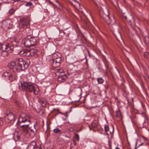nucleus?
I'll return each mask as SVG.
<instances>
[{"instance_id": "obj_27", "label": "nucleus", "mask_w": 149, "mask_h": 149, "mask_svg": "<svg viewBox=\"0 0 149 149\" xmlns=\"http://www.w3.org/2000/svg\"><path fill=\"white\" fill-rule=\"evenodd\" d=\"M15 11V10H14L13 8H11L9 10V13L10 14V15H12L14 13Z\"/></svg>"}, {"instance_id": "obj_35", "label": "nucleus", "mask_w": 149, "mask_h": 149, "mask_svg": "<svg viewBox=\"0 0 149 149\" xmlns=\"http://www.w3.org/2000/svg\"><path fill=\"white\" fill-rule=\"evenodd\" d=\"M16 104L18 106V107H20V102L19 101H17L16 102Z\"/></svg>"}, {"instance_id": "obj_15", "label": "nucleus", "mask_w": 149, "mask_h": 149, "mask_svg": "<svg viewBox=\"0 0 149 149\" xmlns=\"http://www.w3.org/2000/svg\"><path fill=\"white\" fill-rule=\"evenodd\" d=\"M69 2L75 8L80 6V4L76 0H69Z\"/></svg>"}, {"instance_id": "obj_5", "label": "nucleus", "mask_w": 149, "mask_h": 149, "mask_svg": "<svg viewBox=\"0 0 149 149\" xmlns=\"http://www.w3.org/2000/svg\"><path fill=\"white\" fill-rule=\"evenodd\" d=\"M37 51L36 49H24L21 50L18 53L22 56L28 57L30 56H33L37 54Z\"/></svg>"}, {"instance_id": "obj_37", "label": "nucleus", "mask_w": 149, "mask_h": 149, "mask_svg": "<svg viewBox=\"0 0 149 149\" xmlns=\"http://www.w3.org/2000/svg\"><path fill=\"white\" fill-rule=\"evenodd\" d=\"M2 145V143H1V139L0 138V148H1V146Z\"/></svg>"}, {"instance_id": "obj_14", "label": "nucleus", "mask_w": 149, "mask_h": 149, "mask_svg": "<svg viewBox=\"0 0 149 149\" xmlns=\"http://www.w3.org/2000/svg\"><path fill=\"white\" fill-rule=\"evenodd\" d=\"M23 43L24 46L26 47H29L31 46L30 38H25L24 40Z\"/></svg>"}, {"instance_id": "obj_24", "label": "nucleus", "mask_w": 149, "mask_h": 149, "mask_svg": "<svg viewBox=\"0 0 149 149\" xmlns=\"http://www.w3.org/2000/svg\"><path fill=\"white\" fill-rule=\"evenodd\" d=\"M116 116L117 117L120 118L121 116V113L119 110L118 111L116 112Z\"/></svg>"}, {"instance_id": "obj_23", "label": "nucleus", "mask_w": 149, "mask_h": 149, "mask_svg": "<svg viewBox=\"0 0 149 149\" xmlns=\"http://www.w3.org/2000/svg\"><path fill=\"white\" fill-rule=\"evenodd\" d=\"M45 110L44 109H41L39 110V114L41 115H42L45 113Z\"/></svg>"}, {"instance_id": "obj_29", "label": "nucleus", "mask_w": 149, "mask_h": 149, "mask_svg": "<svg viewBox=\"0 0 149 149\" xmlns=\"http://www.w3.org/2000/svg\"><path fill=\"white\" fill-rule=\"evenodd\" d=\"M54 132L55 133H58L60 132L61 130L58 128H55L53 130Z\"/></svg>"}, {"instance_id": "obj_33", "label": "nucleus", "mask_w": 149, "mask_h": 149, "mask_svg": "<svg viewBox=\"0 0 149 149\" xmlns=\"http://www.w3.org/2000/svg\"><path fill=\"white\" fill-rule=\"evenodd\" d=\"M116 26H117L114 23L113 24L112 26H110V28L111 30H112V29H114V27H115Z\"/></svg>"}, {"instance_id": "obj_31", "label": "nucleus", "mask_w": 149, "mask_h": 149, "mask_svg": "<svg viewBox=\"0 0 149 149\" xmlns=\"http://www.w3.org/2000/svg\"><path fill=\"white\" fill-rule=\"evenodd\" d=\"M63 72V70L58 69L56 71V73H61Z\"/></svg>"}, {"instance_id": "obj_21", "label": "nucleus", "mask_w": 149, "mask_h": 149, "mask_svg": "<svg viewBox=\"0 0 149 149\" xmlns=\"http://www.w3.org/2000/svg\"><path fill=\"white\" fill-rule=\"evenodd\" d=\"M11 51H6H6H2V56L4 57H6L8 55V52H11Z\"/></svg>"}, {"instance_id": "obj_28", "label": "nucleus", "mask_w": 149, "mask_h": 149, "mask_svg": "<svg viewBox=\"0 0 149 149\" xmlns=\"http://www.w3.org/2000/svg\"><path fill=\"white\" fill-rule=\"evenodd\" d=\"M8 73L7 72H5L3 74V76L5 77H7L8 78V76L9 75Z\"/></svg>"}, {"instance_id": "obj_30", "label": "nucleus", "mask_w": 149, "mask_h": 149, "mask_svg": "<svg viewBox=\"0 0 149 149\" xmlns=\"http://www.w3.org/2000/svg\"><path fill=\"white\" fill-rule=\"evenodd\" d=\"M32 3L31 2H28L25 5L26 6L29 7L31 6L32 5Z\"/></svg>"}, {"instance_id": "obj_22", "label": "nucleus", "mask_w": 149, "mask_h": 149, "mask_svg": "<svg viewBox=\"0 0 149 149\" xmlns=\"http://www.w3.org/2000/svg\"><path fill=\"white\" fill-rule=\"evenodd\" d=\"M40 103L42 107H44L46 105L47 102L45 101L41 100L40 101Z\"/></svg>"}, {"instance_id": "obj_13", "label": "nucleus", "mask_w": 149, "mask_h": 149, "mask_svg": "<svg viewBox=\"0 0 149 149\" xmlns=\"http://www.w3.org/2000/svg\"><path fill=\"white\" fill-rule=\"evenodd\" d=\"M27 149H42L39 148L36 145L35 141H32L27 147Z\"/></svg>"}, {"instance_id": "obj_17", "label": "nucleus", "mask_w": 149, "mask_h": 149, "mask_svg": "<svg viewBox=\"0 0 149 149\" xmlns=\"http://www.w3.org/2000/svg\"><path fill=\"white\" fill-rule=\"evenodd\" d=\"M98 125V119L94 120L91 123V126L94 128H96Z\"/></svg>"}, {"instance_id": "obj_1", "label": "nucleus", "mask_w": 149, "mask_h": 149, "mask_svg": "<svg viewBox=\"0 0 149 149\" xmlns=\"http://www.w3.org/2000/svg\"><path fill=\"white\" fill-rule=\"evenodd\" d=\"M8 66L14 72H19L27 68L28 65L22 58H17L13 61L10 62Z\"/></svg>"}, {"instance_id": "obj_7", "label": "nucleus", "mask_w": 149, "mask_h": 149, "mask_svg": "<svg viewBox=\"0 0 149 149\" xmlns=\"http://www.w3.org/2000/svg\"><path fill=\"white\" fill-rule=\"evenodd\" d=\"M13 26L12 20L10 19L3 20L2 22L1 26L5 30L11 28Z\"/></svg>"}, {"instance_id": "obj_40", "label": "nucleus", "mask_w": 149, "mask_h": 149, "mask_svg": "<svg viewBox=\"0 0 149 149\" xmlns=\"http://www.w3.org/2000/svg\"><path fill=\"white\" fill-rule=\"evenodd\" d=\"M1 3H0V10L1 9Z\"/></svg>"}, {"instance_id": "obj_32", "label": "nucleus", "mask_w": 149, "mask_h": 149, "mask_svg": "<svg viewBox=\"0 0 149 149\" xmlns=\"http://www.w3.org/2000/svg\"><path fill=\"white\" fill-rule=\"evenodd\" d=\"M109 126L107 125H105V126L104 127L105 131L106 132H107L109 131Z\"/></svg>"}, {"instance_id": "obj_16", "label": "nucleus", "mask_w": 149, "mask_h": 149, "mask_svg": "<svg viewBox=\"0 0 149 149\" xmlns=\"http://www.w3.org/2000/svg\"><path fill=\"white\" fill-rule=\"evenodd\" d=\"M31 43L32 46H34L36 45L37 44V42L36 38H30Z\"/></svg>"}, {"instance_id": "obj_34", "label": "nucleus", "mask_w": 149, "mask_h": 149, "mask_svg": "<svg viewBox=\"0 0 149 149\" xmlns=\"http://www.w3.org/2000/svg\"><path fill=\"white\" fill-rule=\"evenodd\" d=\"M75 137L76 140L77 141H79V136L78 134H76L75 135Z\"/></svg>"}, {"instance_id": "obj_41", "label": "nucleus", "mask_w": 149, "mask_h": 149, "mask_svg": "<svg viewBox=\"0 0 149 149\" xmlns=\"http://www.w3.org/2000/svg\"><path fill=\"white\" fill-rule=\"evenodd\" d=\"M114 20L115 21V23H116V22H115L116 21H115V19L114 18Z\"/></svg>"}, {"instance_id": "obj_39", "label": "nucleus", "mask_w": 149, "mask_h": 149, "mask_svg": "<svg viewBox=\"0 0 149 149\" xmlns=\"http://www.w3.org/2000/svg\"><path fill=\"white\" fill-rule=\"evenodd\" d=\"M116 149H120L118 147H116Z\"/></svg>"}, {"instance_id": "obj_2", "label": "nucleus", "mask_w": 149, "mask_h": 149, "mask_svg": "<svg viewBox=\"0 0 149 149\" xmlns=\"http://www.w3.org/2000/svg\"><path fill=\"white\" fill-rule=\"evenodd\" d=\"M26 124L22 126V129L19 132L16 131L15 132V136L14 137H16L17 140H19L20 138L19 133H21L24 136L28 134L30 135L31 133L34 134L35 131H36L35 125H29V123H26Z\"/></svg>"}, {"instance_id": "obj_3", "label": "nucleus", "mask_w": 149, "mask_h": 149, "mask_svg": "<svg viewBox=\"0 0 149 149\" xmlns=\"http://www.w3.org/2000/svg\"><path fill=\"white\" fill-rule=\"evenodd\" d=\"M19 88L20 90H26L30 92H33L35 95H37L39 91V88L31 82H21L19 84Z\"/></svg>"}, {"instance_id": "obj_36", "label": "nucleus", "mask_w": 149, "mask_h": 149, "mask_svg": "<svg viewBox=\"0 0 149 149\" xmlns=\"http://www.w3.org/2000/svg\"><path fill=\"white\" fill-rule=\"evenodd\" d=\"M3 124V122L1 120H0V127Z\"/></svg>"}, {"instance_id": "obj_44", "label": "nucleus", "mask_w": 149, "mask_h": 149, "mask_svg": "<svg viewBox=\"0 0 149 149\" xmlns=\"http://www.w3.org/2000/svg\"><path fill=\"white\" fill-rule=\"evenodd\" d=\"M28 29H26V30H28ZM26 31H27V30H26Z\"/></svg>"}, {"instance_id": "obj_12", "label": "nucleus", "mask_w": 149, "mask_h": 149, "mask_svg": "<svg viewBox=\"0 0 149 149\" xmlns=\"http://www.w3.org/2000/svg\"><path fill=\"white\" fill-rule=\"evenodd\" d=\"M123 17L126 20L127 22L130 25H134L135 24V19L132 15H130L127 18L125 14L123 15Z\"/></svg>"}, {"instance_id": "obj_10", "label": "nucleus", "mask_w": 149, "mask_h": 149, "mask_svg": "<svg viewBox=\"0 0 149 149\" xmlns=\"http://www.w3.org/2000/svg\"><path fill=\"white\" fill-rule=\"evenodd\" d=\"M18 123H30V120L28 118V116H26L24 114H22L18 119Z\"/></svg>"}, {"instance_id": "obj_8", "label": "nucleus", "mask_w": 149, "mask_h": 149, "mask_svg": "<svg viewBox=\"0 0 149 149\" xmlns=\"http://www.w3.org/2000/svg\"><path fill=\"white\" fill-rule=\"evenodd\" d=\"M61 60V58L59 57H54L50 60V62L53 67L55 68H57L60 65Z\"/></svg>"}, {"instance_id": "obj_26", "label": "nucleus", "mask_w": 149, "mask_h": 149, "mask_svg": "<svg viewBox=\"0 0 149 149\" xmlns=\"http://www.w3.org/2000/svg\"><path fill=\"white\" fill-rule=\"evenodd\" d=\"M144 57L147 59L149 57V53L147 52H145L144 54Z\"/></svg>"}, {"instance_id": "obj_4", "label": "nucleus", "mask_w": 149, "mask_h": 149, "mask_svg": "<svg viewBox=\"0 0 149 149\" xmlns=\"http://www.w3.org/2000/svg\"><path fill=\"white\" fill-rule=\"evenodd\" d=\"M100 15L107 24L109 25L111 23V21L109 16V13L107 9L105 7L103 8L101 7L99 9Z\"/></svg>"}, {"instance_id": "obj_38", "label": "nucleus", "mask_w": 149, "mask_h": 149, "mask_svg": "<svg viewBox=\"0 0 149 149\" xmlns=\"http://www.w3.org/2000/svg\"><path fill=\"white\" fill-rule=\"evenodd\" d=\"M49 2H50V3H51L54 6H55V5H54V4L53 3H52L51 1H49Z\"/></svg>"}, {"instance_id": "obj_25", "label": "nucleus", "mask_w": 149, "mask_h": 149, "mask_svg": "<svg viewBox=\"0 0 149 149\" xmlns=\"http://www.w3.org/2000/svg\"><path fill=\"white\" fill-rule=\"evenodd\" d=\"M98 84H100L104 82V80L101 78H98L97 79Z\"/></svg>"}, {"instance_id": "obj_43", "label": "nucleus", "mask_w": 149, "mask_h": 149, "mask_svg": "<svg viewBox=\"0 0 149 149\" xmlns=\"http://www.w3.org/2000/svg\"><path fill=\"white\" fill-rule=\"evenodd\" d=\"M56 3H58V2L57 1H56Z\"/></svg>"}, {"instance_id": "obj_6", "label": "nucleus", "mask_w": 149, "mask_h": 149, "mask_svg": "<svg viewBox=\"0 0 149 149\" xmlns=\"http://www.w3.org/2000/svg\"><path fill=\"white\" fill-rule=\"evenodd\" d=\"M0 45V49L2 50V51H12L13 49L10 47L11 45L14 48L17 47L18 46L17 43L16 42L15 40H13L11 42L10 44H8L7 45L6 44H1Z\"/></svg>"}, {"instance_id": "obj_20", "label": "nucleus", "mask_w": 149, "mask_h": 149, "mask_svg": "<svg viewBox=\"0 0 149 149\" xmlns=\"http://www.w3.org/2000/svg\"><path fill=\"white\" fill-rule=\"evenodd\" d=\"M65 79L62 75H58V80L59 81H63L65 80Z\"/></svg>"}, {"instance_id": "obj_11", "label": "nucleus", "mask_w": 149, "mask_h": 149, "mask_svg": "<svg viewBox=\"0 0 149 149\" xmlns=\"http://www.w3.org/2000/svg\"><path fill=\"white\" fill-rule=\"evenodd\" d=\"M6 120L8 123H13L15 120L14 115L11 113L8 114L5 117Z\"/></svg>"}, {"instance_id": "obj_9", "label": "nucleus", "mask_w": 149, "mask_h": 149, "mask_svg": "<svg viewBox=\"0 0 149 149\" xmlns=\"http://www.w3.org/2000/svg\"><path fill=\"white\" fill-rule=\"evenodd\" d=\"M30 20L29 18H24L21 20L20 23V26L21 28L26 29L29 25Z\"/></svg>"}, {"instance_id": "obj_19", "label": "nucleus", "mask_w": 149, "mask_h": 149, "mask_svg": "<svg viewBox=\"0 0 149 149\" xmlns=\"http://www.w3.org/2000/svg\"><path fill=\"white\" fill-rule=\"evenodd\" d=\"M6 78L8 79L10 81H13L15 79V77L13 76L12 74H10L8 76V78Z\"/></svg>"}, {"instance_id": "obj_42", "label": "nucleus", "mask_w": 149, "mask_h": 149, "mask_svg": "<svg viewBox=\"0 0 149 149\" xmlns=\"http://www.w3.org/2000/svg\"><path fill=\"white\" fill-rule=\"evenodd\" d=\"M142 114H144V115H145V113H142Z\"/></svg>"}, {"instance_id": "obj_18", "label": "nucleus", "mask_w": 149, "mask_h": 149, "mask_svg": "<svg viewBox=\"0 0 149 149\" xmlns=\"http://www.w3.org/2000/svg\"><path fill=\"white\" fill-rule=\"evenodd\" d=\"M113 33L116 38V39L117 40H118L119 39H122L121 35L119 32L117 33V35H116L114 32H113Z\"/></svg>"}]
</instances>
